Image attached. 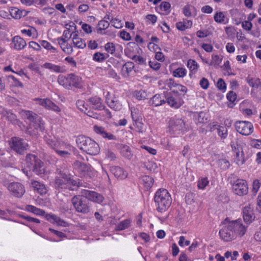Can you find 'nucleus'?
<instances>
[{"mask_svg":"<svg viewBox=\"0 0 261 261\" xmlns=\"http://www.w3.org/2000/svg\"><path fill=\"white\" fill-rule=\"evenodd\" d=\"M134 68V63L129 61L125 63L122 66V73L124 77H127L129 76L130 72L133 71Z\"/></svg>","mask_w":261,"mask_h":261,"instance_id":"bb28decb","label":"nucleus"},{"mask_svg":"<svg viewBox=\"0 0 261 261\" xmlns=\"http://www.w3.org/2000/svg\"><path fill=\"white\" fill-rule=\"evenodd\" d=\"M80 194L81 196L97 203H101L104 200V197L102 195L86 189L81 190Z\"/></svg>","mask_w":261,"mask_h":261,"instance_id":"ddd939ff","label":"nucleus"},{"mask_svg":"<svg viewBox=\"0 0 261 261\" xmlns=\"http://www.w3.org/2000/svg\"><path fill=\"white\" fill-rule=\"evenodd\" d=\"M88 101L95 110H102L105 108V106L102 103V99L99 97L94 96L90 97L88 99Z\"/></svg>","mask_w":261,"mask_h":261,"instance_id":"a211bd4d","label":"nucleus"},{"mask_svg":"<svg viewBox=\"0 0 261 261\" xmlns=\"http://www.w3.org/2000/svg\"><path fill=\"white\" fill-rule=\"evenodd\" d=\"M79 148L91 155H95L100 152L99 145L93 140L85 136H79L76 139Z\"/></svg>","mask_w":261,"mask_h":261,"instance_id":"f03ea898","label":"nucleus"},{"mask_svg":"<svg viewBox=\"0 0 261 261\" xmlns=\"http://www.w3.org/2000/svg\"><path fill=\"white\" fill-rule=\"evenodd\" d=\"M107 18L109 20H110V23H111L112 25H113L115 28L121 29L123 26L124 21L117 17H112L111 20L110 19V17H105V18Z\"/></svg>","mask_w":261,"mask_h":261,"instance_id":"58836bf2","label":"nucleus"},{"mask_svg":"<svg viewBox=\"0 0 261 261\" xmlns=\"http://www.w3.org/2000/svg\"><path fill=\"white\" fill-rule=\"evenodd\" d=\"M154 200L156 210L161 213L166 211L172 203V198L165 189H160L155 193Z\"/></svg>","mask_w":261,"mask_h":261,"instance_id":"7ed1b4c3","label":"nucleus"},{"mask_svg":"<svg viewBox=\"0 0 261 261\" xmlns=\"http://www.w3.org/2000/svg\"><path fill=\"white\" fill-rule=\"evenodd\" d=\"M58 82L60 85L68 89L72 88H80L82 86V78L74 73L68 74L66 76L59 75Z\"/></svg>","mask_w":261,"mask_h":261,"instance_id":"20e7f679","label":"nucleus"},{"mask_svg":"<svg viewBox=\"0 0 261 261\" xmlns=\"http://www.w3.org/2000/svg\"><path fill=\"white\" fill-rule=\"evenodd\" d=\"M46 219L49 221H53V222H55L60 225L62 224L61 223L64 222L63 221H62L60 218L57 217V216L55 215H50L48 214L46 216Z\"/></svg>","mask_w":261,"mask_h":261,"instance_id":"6e6d98bb","label":"nucleus"},{"mask_svg":"<svg viewBox=\"0 0 261 261\" xmlns=\"http://www.w3.org/2000/svg\"><path fill=\"white\" fill-rule=\"evenodd\" d=\"M234 126L237 132L242 135L248 136L253 131V126L249 121H238L235 123Z\"/></svg>","mask_w":261,"mask_h":261,"instance_id":"9d476101","label":"nucleus"},{"mask_svg":"<svg viewBox=\"0 0 261 261\" xmlns=\"http://www.w3.org/2000/svg\"><path fill=\"white\" fill-rule=\"evenodd\" d=\"M131 115L132 119L135 122L136 127L138 128L139 132L142 133L143 132L142 129L144 125L140 121V117L137 115L133 114V112H132Z\"/></svg>","mask_w":261,"mask_h":261,"instance_id":"e433bc0d","label":"nucleus"},{"mask_svg":"<svg viewBox=\"0 0 261 261\" xmlns=\"http://www.w3.org/2000/svg\"><path fill=\"white\" fill-rule=\"evenodd\" d=\"M10 147L12 150L20 155L23 154L29 149V144L22 139L14 137L9 141Z\"/></svg>","mask_w":261,"mask_h":261,"instance_id":"39448f33","label":"nucleus"},{"mask_svg":"<svg viewBox=\"0 0 261 261\" xmlns=\"http://www.w3.org/2000/svg\"><path fill=\"white\" fill-rule=\"evenodd\" d=\"M73 167L81 177H87L91 176V168L86 164L76 161L74 162Z\"/></svg>","mask_w":261,"mask_h":261,"instance_id":"4468645a","label":"nucleus"},{"mask_svg":"<svg viewBox=\"0 0 261 261\" xmlns=\"http://www.w3.org/2000/svg\"><path fill=\"white\" fill-rule=\"evenodd\" d=\"M120 37L123 40L126 41H129L131 39V37L129 33L124 31H122L120 32Z\"/></svg>","mask_w":261,"mask_h":261,"instance_id":"69168bd1","label":"nucleus"},{"mask_svg":"<svg viewBox=\"0 0 261 261\" xmlns=\"http://www.w3.org/2000/svg\"><path fill=\"white\" fill-rule=\"evenodd\" d=\"M31 186L34 190L37 191L40 194H46L47 189L45 185L36 180L31 181Z\"/></svg>","mask_w":261,"mask_h":261,"instance_id":"b1692460","label":"nucleus"},{"mask_svg":"<svg viewBox=\"0 0 261 261\" xmlns=\"http://www.w3.org/2000/svg\"><path fill=\"white\" fill-rule=\"evenodd\" d=\"M93 130L96 133L101 135L102 137L104 138H107L108 139L110 140H115L116 139V138L114 135H113L112 134H109L107 133L105 131V128L102 126L97 125H95L93 126Z\"/></svg>","mask_w":261,"mask_h":261,"instance_id":"412c9836","label":"nucleus"},{"mask_svg":"<svg viewBox=\"0 0 261 261\" xmlns=\"http://www.w3.org/2000/svg\"><path fill=\"white\" fill-rule=\"evenodd\" d=\"M166 102L164 95L155 94L149 100V104L154 107L162 105Z\"/></svg>","mask_w":261,"mask_h":261,"instance_id":"5701e85b","label":"nucleus"},{"mask_svg":"<svg viewBox=\"0 0 261 261\" xmlns=\"http://www.w3.org/2000/svg\"><path fill=\"white\" fill-rule=\"evenodd\" d=\"M244 155V154L242 150H240L238 149V151H236V156L234 160L238 165L241 166L244 163L245 159Z\"/></svg>","mask_w":261,"mask_h":261,"instance_id":"f704fd0d","label":"nucleus"},{"mask_svg":"<svg viewBox=\"0 0 261 261\" xmlns=\"http://www.w3.org/2000/svg\"><path fill=\"white\" fill-rule=\"evenodd\" d=\"M173 76L176 77L182 78L187 74V70L185 68L179 67L172 72Z\"/></svg>","mask_w":261,"mask_h":261,"instance_id":"ea45409f","label":"nucleus"},{"mask_svg":"<svg viewBox=\"0 0 261 261\" xmlns=\"http://www.w3.org/2000/svg\"><path fill=\"white\" fill-rule=\"evenodd\" d=\"M251 145L252 147L257 148H261V140L253 139L251 142Z\"/></svg>","mask_w":261,"mask_h":261,"instance_id":"774afa93","label":"nucleus"},{"mask_svg":"<svg viewBox=\"0 0 261 261\" xmlns=\"http://www.w3.org/2000/svg\"><path fill=\"white\" fill-rule=\"evenodd\" d=\"M254 206L249 204L246 205L243 210V216L244 221L248 224L250 223L254 219Z\"/></svg>","mask_w":261,"mask_h":261,"instance_id":"f3484780","label":"nucleus"},{"mask_svg":"<svg viewBox=\"0 0 261 261\" xmlns=\"http://www.w3.org/2000/svg\"><path fill=\"white\" fill-rule=\"evenodd\" d=\"M7 189L12 196L18 198H21L25 193L24 186L18 182L9 183L7 186Z\"/></svg>","mask_w":261,"mask_h":261,"instance_id":"1a4fd4ad","label":"nucleus"},{"mask_svg":"<svg viewBox=\"0 0 261 261\" xmlns=\"http://www.w3.org/2000/svg\"><path fill=\"white\" fill-rule=\"evenodd\" d=\"M218 136L222 140L225 139L228 136V131L226 127L221 125H218L216 127Z\"/></svg>","mask_w":261,"mask_h":261,"instance_id":"4c0bfd02","label":"nucleus"},{"mask_svg":"<svg viewBox=\"0 0 261 261\" xmlns=\"http://www.w3.org/2000/svg\"><path fill=\"white\" fill-rule=\"evenodd\" d=\"M209 181L207 177L201 178L198 181V187L199 189L203 190L208 185Z\"/></svg>","mask_w":261,"mask_h":261,"instance_id":"3c124183","label":"nucleus"},{"mask_svg":"<svg viewBox=\"0 0 261 261\" xmlns=\"http://www.w3.org/2000/svg\"><path fill=\"white\" fill-rule=\"evenodd\" d=\"M188 67L190 68V69L195 72L198 67V65L197 63L193 60H189L187 63Z\"/></svg>","mask_w":261,"mask_h":261,"instance_id":"603ef678","label":"nucleus"},{"mask_svg":"<svg viewBox=\"0 0 261 261\" xmlns=\"http://www.w3.org/2000/svg\"><path fill=\"white\" fill-rule=\"evenodd\" d=\"M41 46H42L44 48L47 50H51L52 53H55L56 51V49L53 47L51 44L45 40H41L39 41Z\"/></svg>","mask_w":261,"mask_h":261,"instance_id":"8fccbe9b","label":"nucleus"},{"mask_svg":"<svg viewBox=\"0 0 261 261\" xmlns=\"http://www.w3.org/2000/svg\"><path fill=\"white\" fill-rule=\"evenodd\" d=\"M66 145L61 140L56 139L55 140V145L53 146V148L57 151V150L64 149L66 147Z\"/></svg>","mask_w":261,"mask_h":261,"instance_id":"5fc2aeb1","label":"nucleus"},{"mask_svg":"<svg viewBox=\"0 0 261 261\" xmlns=\"http://www.w3.org/2000/svg\"><path fill=\"white\" fill-rule=\"evenodd\" d=\"M106 159L110 161H113L116 159L115 154L112 151L107 149L105 151Z\"/></svg>","mask_w":261,"mask_h":261,"instance_id":"864d4df0","label":"nucleus"},{"mask_svg":"<svg viewBox=\"0 0 261 261\" xmlns=\"http://www.w3.org/2000/svg\"><path fill=\"white\" fill-rule=\"evenodd\" d=\"M11 16H25L28 12L24 10H20L17 8L11 9L10 11Z\"/></svg>","mask_w":261,"mask_h":261,"instance_id":"a19ab883","label":"nucleus"},{"mask_svg":"<svg viewBox=\"0 0 261 261\" xmlns=\"http://www.w3.org/2000/svg\"><path fill=\"white\" fill-rule=\"evenodd\" d=\"M176 25L178 30L184 31L191 27L192 25V22L191 20L183 19L182 21L177 22Z\"/></svg>","mask_w":261,"mask_h":261,"instance_id":"c756f323","label":"nucleus"},{"mask_svg":"<svg viewBox=\"0 0 261 261\" xmlns=\"http://www.w3.org/2000/svg\"><path fill=\"white\" fill-rule=\"evenodd\" d=\"M217 88L221 91H225L226 88V85L224 81L222 79H219L217 83Z\"/></svg>","mask_w":261,"mask_h":261,"instance_id":"680f3d73","label":"nucleus"},{"mask_svg":"<svg viewBox=\"0 0 261 261\" xmlns=\"http://www.w3.org/2000/svg\"><path fill=\"white\" fill-rule=\"evenodd\" d=\"M34 100L36 101V104L42 106L47 110H51L56 112H60L61 111V109L49 98H35L34 99Z\"/></svg>","mask_w":261,"mask_h":261,"instance_id":"f8f14e48","label":"nucleus"},{"mask_svg":"<svg viewBox=\"0 0 261 261\" xmlns=\"http://www.w3.org/2000/svg\"><path fill=\"white\" fill-rule=\"evenodd\" d=\"M228 218L225 219L224 225L219 231L221 239L225 242H230L237 238L228 224Z\"/></svg>","mask_w":261,"mask_h":261,"instance_id":"9b49d317","label":"nucleus"},{"mask_svg":"<svg viewBox=\"0 0 261 261\" xmlns=\"http://www.w3.org/2000/svg\"><path fill=\"white\" fill-rule=\"evenodd\" d=\"M171 5L169 2H163L160 6V13L162 15H167L170 11Z\"/></svg>","mask_w":261,"mask_h":261,"instance_id":"c9c22d12","label":"nucleus"},{"mask_svg":"<svg viewBox=\"0 0 261 261\" xmlns=\"http://www.w3.org/2000/svg\"><path fill=\"white\" fill-rule=\"evenodd\" d=\"M132 223V220L130 219H126L121 221L118 224L115 228L116 231H120L128 228Z\"/></svg>","mask_w":261,"mask_h":261,"instance_id":"473e14b6","label":"nucleus"},{"mask_svg":"<svg viewBox=\"0 0 261 261\" xmlns=\"http://www.w3.org/2000/svg\"><path fill=\"white\" fill-rule=\"evenodd\" d=\"M218 165L223 170L228 169L230 166L229 162L226 159L219 160L218 161Z\"/></svg>","mask_w":261,"mask_h":261,"instance_id":"13d9d810","label":"nucleus"},{"mask_svg":"<svg viewBox=\"0 0 261 261\" xmlns=\"http://www.w3.org/2000/svg\"><path fill=\"white\" fill-rule=\"evenodd\" d=\"M169 129L173 133L184 132L186 129L185 123L181 119H172L169 121Z\"/></svg>","mask_w":261,"mask_h":261,"instance_id":"dca6fc26","label":"nucleus"},{"mask_svg":"<svg viewBox=\"0 0 261 261\" xmlns=\"http://www.w3.org/2000/svg\"><path fill=\"white\" fill-rule=\"evenodd\" d=\"M149 67L154 70H159L161 66V64L156 61H149Z\"/></svg>","mask_w":261,"mask_h":261,"instance_id":"0e129e2a","label":"nucleus"},{"mask_svg":"<svg viewBox=\"0 0 261 261\" xmlns=\"http://www.w3.org/2000/svg\"><path fill=\"white\" fill-rule=\"evenodd\" d=\"M105 49L108 54L113 55L116 51V44L113 42H108L105 46Z\"/></svg>","mask_w":261,"mask_h":261,"instance_id":"a18cd8bd","label":"nucleus"},{"mask_svg":"<svg viewBox=\"0 0 261 261\" xmlns=\"http://www.w3.org/2000/svg\"><path fill=\"white\" fill-rule=\"evenodd\" d=\"M24 210L28 212L32 213L37 216H44L45 214V212L44 210L32 205H25Z\"/></svg>","mask_w":261,"mask_h":261,"instance_id":"a878e982","label":"nucleus"},{"mask_svg":"<svg viewBox=\"0 0 261 261\" xmlns=\"http://www.w3.org/2000/svg\"><path fill=\"white\" fill-rule=\"evenodd\" d=\"M134 96L138 100H144L147 97V94L145 91L140 90H136L134 91L133 93Z\"/></svg>","mask_w":261,"mask_h":261,"instance_id":"c03bdc74","label":"nucleus"},{"mask_svg":"<svg viewBox=\"0 0 261 261\" xmlns=\"http://www.w3.org/2000/svg\"><path fill=\"white\" fill-rule=\"evenodd\" d=\"M227 222L236 238L241 237L245 234L248 225H244L241 220L230 221L228 218Z\"/></svg>","mask_w":261,"mask_h":261,"instance_id":"0eeeda50","label":"nucleus"},{"mask_svg":"<svg viewBox=\"0 0 261 261\" xmlns=\"http://www.w3.org/2000/svg\"><path fill=\"white\" fill-rule=\"evenodd\" d=\"M54 188L58 192H63L66 190H74V187H80V182L74 180L71 174L65 169H58L53 182Z\"/></svg>","mask_w":261,"mask_h":261,"instance_id":"f257e3e1","label":"nucleus"},{"mask_svg":"<svg viewBox=\"0 0 261 261\" xmlns=\"http://www.w3.org/2000/svg\"><path fill=\"white\" fill-rule=\"evenodd\" d=\"M120 151L122 156L128 160H130L133 157L130 148L127 145H121L120 146Z\"/></svg>","mask_w":261,"mask_h":261,"instance_id":"7c9ffc66","label":"nucleus"},{"mask_svg":"<svg viewBox=\"0 0 261 261\" xmlns=\"http://www.w3.org/2000/svg\"><path fill=\"white\" fill-rule=\"evenodd\" d=\"M39 160L35 155L32 154H28L25 157L26 164L29 169L32 168Z\"/></svg>","mask_w":261,"mask_h":261,"instance_id":"c85d7f7f","label":"nucleus"},{"mask_svg":"<svg viewBox=\"0 0 261 261\" xmlns=\"http://www.w3.org/2000/svg\"><path fill=\"white\" fill-rule=\"evenodd\" d=\"M109 55L106 54V56L104 54L99 52L95 53L93 56V60L97 62H102L105 60L106 58L109 57Z\"/></svg>","mask_w":261,"mask_h":261,"instance_id":"49530a36","label":"nucleus"},{"mask_svg":"<svg viewBox=\"0 0 261 261\" xmlns=\"http://www.w3.org/2000/svg\"><path fill=\"white\" fill-rule=\"evenodd\" d=\"M169 105L175 109L179 108L181 106L180 102L178 98L171 93H168L166 96L165 100Z\"/></svg>","mask_w":261,"mask_h":261,"instance_id":"aec40b11","label":"nucleus"},{"mask_svg":"<svg viewBox=\"0 0 261 261\" xmlns=\"http://www.w3.org/2000/svg\"><path fill=\"white\" fill-rule=\"evenodd\" d=\"M42 66L45 68L50 69L52 71H54L58 73L60 72L61 71V68L60 66L53 64L50 63H45Z\"/></svg>","mask_w":261,"mask_h":261,"instance_id":"37998d69","label":"nucleus"},{"mask_svg":"<svg viewBox=\"0 0 261 261\" xmlns=\"http://www.w3.org/2000/svg\"><path fill=\"white\" fill-rule=\"evenodd\" d=\"M72 42L74 46L77 48L83 49L86 46V43L85 40L78 37L76 34L73 35Z\"/></svg>","mask_w":261,"mask_h":261,"instance_id":"cd10ccee","label":"nucleus"},{"mask_svg":"<svg viewBox=\"0 0 261 261\" xmlns=\"http://www.w3.org/2000/svg\"><path fill=\"white\" fill-rule=\"evenodd\" d=\"M71 202L78 213L87 214L90 212V206L87 201L83 199L81 196H74L71 199Z\"/></svg>","mask_w":261,"mask_h":261,"instance_id":"6e6552de","label":"nucleus"},{"mask_svg":"<svg viewBox=\"0 0 261 261\" xmlns=\"http://www.w3.org/2000/svg\"><path fill=\"white\" fill-rule=\"evenodd\" d=\"M142 182L146 190L150 189L154 182V179L149 176L145 175L142 177Z\"/></svg>","mask_w":261,"mask_h":261,"instance_id":"72a5a7b5","label":"nucleus"},{"mask_svg":"<svg viewBox=\"0 0 261 261\" xmlns=\"http://www.w3.org/2000/svg\"><path fill=\"white\" fill-rule=\"evenodd\" d=\"M12 44L14 48L16 50H21L27 45L25 41L18 36H16L13 38Z\"/></svg>","mask_w":261,"mask_h":261,"instance_id":"4be33fe9","label":"nucleus"},{"mask_svg":"<svg viewBox=\"0 0 261 261\" xmlns=\"http://www.w3.org/2000/svg\"><path fill=\"white\" fill-rule=\"evenodd\" d=\"M205 113L200 112L198 114L197 121L199 123H205L207 122V118L205 117Z\"/></svg>","mask_w":261,"mask_h":261,"instance_id":"052dcab7","label":"nucleus"},{"mask_svg":"<svg viewBox=\"0 0 261 261\" xmlns=\"http://www.w3.org/2000/svg\"><path fill=\"white\" fill-rule=\"evenodd\" d=\"M30 170H32L35 173L40 176L44 174L45 172L43 163L41 160H39L38 162H37V163Z\"/></svg>","mask_w":261,"mask_h":261,"instance_id":"393cba45","label":"nucleus"},{"mask_svg":"<svg viewBox=\"0 0 261 261\" xmlns=\"http://www.w3.org/2000/svg\"><path fill=\"white\" fill-rule=\"evenodd\" d=\"M110 23L107 20H101L99 21L98 24V29L100 30H104L107 29Z\"/></svg>","mask_w":261,"mask_h":261,"instance_id":"4d7b16f0","label":"nucleus"},{"mask_svg":"<svg viewBox=\"0 0 261 261\" xmlns=\"http://www.w3.org/2000/svg\"><path fill=\"white\" fill-rule=\"evenodd\" d=\"M246 81L249 85L253 88L257 89L261 87V80L258 78L248 76Z\"/></svg>","mask_w":261,"mask_h":261,"instance_id":"2f4dec72","label":"nucleus"},{"mask_svg":"<svg viewBox=\"0 0 261 261\" xmlns=\"http://www.w3.org/2000/svg\"><path fill=\"white\" fill-rule=\"evenodd\" d=\"M232 189L234 194L242 196L245 195L248 192L247 182L243 179H237L232 186Z\"/></svg>","mask_w":261,"mask_h":261,"instance_id":"2eb2a0df","label":"nucleus"},{"mask_svg":"<svg viewBox=\"0 0 261 261\" xmlns=\"http://www.w3.org/2000/svg\"><path fill=\"white\" fill-rule=\"evenodd\" d=\"M76 105L79 110L81 112L86 113L87 111V105L82 100H78L76 102Z\"/></svg>","mask_w":261,"mask_h":261,"instance_id":"09e8293b","label":"nucleus"},{"mask_svg":"<svg viewBox=\"0 0 261 261\" xmlns=\"http://www.w3.org/2000/svg\"><path fill=\"white\" fill-rule=\"evenodd\" d=\"M187 90V88L182 86L180 84H178L177 85V87H175V89L172 90V92L174 93L175 95V93H177L178 91L182 92H186Z\"/></svg>","mask_w":261,"mask_h":261,"instance_id":"e2e57ef3","label":"nucleus"},{"mask_svg":"<svg viewBox=\"0 0 261 261\" xmlns=\"http://www.w3.org/2000/svg\"><path fill=\"white\" fill-rule=\"evenodd\" d=\"M3 115L8 120L12 122L16 119V116L11 112L5 111Z\"/></svg>","mask_w":261,"mask_h":261,"instance_id":"338daca9","label":"nucleus"},{"mask_svg":"<svg viewBox=\"0 0 261 261\" xmlns=\"http://www.w3.org/2000/svg\"><path fill=\"white\" fill-rule=\"evenodd\" d=\"M222 60V57L217 55H212V61L210 63V65H214L215 68H218Z\"/></svg>","mask_w":261,"mask_h":261,"instance_id":"79ce46f5","label":"nucleus"},{"mask_svg":"<svg viewBox=\"0 0 261 261\" xmlns=\"http://www.w3.org/2000/svg\"><path fill=\"white\" fill-rule=\"evenodd\" d=\"M130 58L139 65L145 66L147 65L145 59L140 56L134 55Z\"/></svg>","mask_w":261,"mask_h":261,"instance_id":"de8ad7c7","label":"nucleus"},{"mask_svg":"<svg viewBox=\"0 0 261 261\" xmlns=\"http://www.w3.org/2000/svg\"><path fill=\"white\" fill-rule=\"evenodd\" d=\"M110 171L118 179H124L127 176V173L118 166L111 167Z\"/></svg>","mask_w":261,"mask_h":261,"instance_id":"6ab92c4d","label":"nucleus"},{"mask_svg":"<svg viewBox=\"0 0 261 261\" xmlns=\"http://www.w3.org/2000/svg\"><path fill=\"white\" fill-rule=\"evenodd\" d=\"M23 115L31 123L35 129L41 132L44 131L45 129L44 122L40 116L30 111H24Z\"/></svg>","mask_w":261,"mask_h":261,"instance_id":"423d86ee","label":"nucleus"},{"mask_svg":"<svg viewBox=\"0 0 261 261\" xmlns=\"http://www.w3.org/2000/svg\"><path fill=\"white\" fill-rule=\"evenodd\" d=\"M107 105L110 108L114 109L115 111H117L119 109L118 101L115 100L114 98L111 100Z\"/></svg>","mask_w":261,"mask_h":261,"instance_id":"bf43d9fd","label":"nucleus"}]
</instances>
